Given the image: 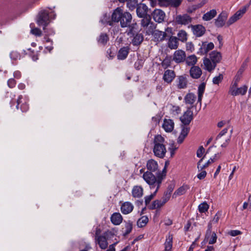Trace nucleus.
<instances>
[{
  "mask_svg": "<svg viewBox=\"0 0 251 251\" xmlns=\"http://www.w3.org/2000/svg\"><path fill=\"white\" fill-rule=\"evenodd\" d=\"M209 56L210 59L216 65L222 59V55L221 53L216 50L212 51L209 54Z\"/></svg>",
  "mask_w": 251,
  "mask_h": 251,
  "instance_id": "nucleus-23",
  "label": "nucleus"
},
{
  "mask_svg": "<svg viewBox=\"0 0 251 251\" xmlns=\"http://www.w3.org/2000/svg\"><path fill=\"white\" fill-rule=\"evenodd\" d=\"M248 90V86L247 85H243L240 88L236 87L234 90H232L231 92L228 93L232 96H236L239 95H245Z\"/></svg>",
  "mask_w": 251,
  "mask_h": 251,
  "instance_id": "nucleus-19",
  "label": "nucleus"
},
{
  "mask_svg": "<svg viewBox=\"0 0 251 251\" xmlns=\"http://www.w3.org/2000/svg\"><path fill=\"white\" fill-rule=\"evenodd\" d=\"M249 5H246L244 6L242 9L238 10L234 14V16L235 17L237 20H239L241 18L243 14L246 13L247 9L249 8Z\"/></svg>",
  "mask_w": 251,
  "mask_h": 251,
  "instance_id": "nucleus-43",
  "label": "nucleus"
},
{
  "mask_svg": "<svg viewBox=\"0 0 251 251\" xmlns=\"http://www.w3.org/2000/svg\"><path fill=\"white\" fill-rule=\"evenodd\" d=\"M109 40V37L106 33H101L97 38V41L99 44L105 45Z\"/></svg>",
  "mask_w": 251,
  "mask_h": 251,
  "instance_id": "nucleus-38",
  "label": "nucleus"
},
{
  "mask_svg": "<svg viewBox=\"0 0 251 251\" xmlns=\"http://www.w3.org/2000/svg\"><path fill=\"white\" fill-rule=\"evenodd\" d=\"M10 57L12 60H17L21 58V55L17 51H12L10 54Z\"/></svg>",
  "mask_w": 251,
  "mask_h": 251,
  "instance_id": "nucleus-52",
  "label": "nucleus"
},
{
  "mask_svg": "<svg viewBox=\"0 0 251 251\" xmlns=\"http://www.w3.org/2000/svg\"><path fill=\"white\" fill-rule=\"evenodd\" d=\"M178 40L184 42L187 39V34L185 31L181 30L177 34Z\"/></svg>",
  "mask_w": 251,
  "mask_h": 251,
  "instance_id": "nucleus-48",
  "label": "nucleus"
},
{
  "mask_svg": "<svg viewBox=\"0 0 251 251\" xmlns=\"http://www.w3.org/2000/svg\"><path fill=\"white\" fill-rule=\"evenodd\" d=\"M16 84L15 80L13 78L9 79L7 81V85L10 88H13Z\"/></svg>",
  "mask_w": 251,
  "mask_h": 251,
  "instance_id": "nucleus-61",
  "label": "nucleus"
},
{
  "mask_svg": "<svg viewBox=\"0 0 251 251\" xmlns=\"http://www.w3.org/2000/svg\"><path fill=\"white\" fill-rule=\"evenodd\" d=\"M50 23L49 12L46 10L40 11L38 15L37 23L39 26L43 27L44 32H47L46 27Z\"/></svg>",
  "mask_w": 251,
  "mask_h": 251,
  "instance_id": "nucleus-3",
  "label": "nucleus"
},
{
  "mask_svg": "<svg viewBox=\"0 0 251 251\" xmlns=\"http://www.w3.org/2000/svg\"><path fill=\"white\" fill-rule=\"evenodd\" d=\"M132 40V44L134 46H138L140 45L144 40V37L142 34L136 33L133 36Z\"/></svg>",
  "mask_w": 251,
  "mask_h": 251,
  "instance_id": "nucleus-32",
  "label": "nucleus"
},
{
  "mask_svg": "<svg viewBox=\"0 0 251 251\" xmlns=\"http://www.w3.org/2000/svg\"><path fill=\"white\" fill-rule=\"evenodd\" d=\"M143 65V61L142 60H138L134 63V68L136 70H139L142 68Z\"/></svg>",
  "mask_w": 251,
  "mask_h": 251,
  "instance_id": "nucleus-57",
  "label": "nucleus"
},
{
  "mask_svg": "<svg viewBox=\"0 0 251 251\" xmlns=\"http://www.w3.org/2000/svg\"><path fill=\"white\" fill-rule=\"evenodd\" d=\"M227 18V15L226 12H223L219 15L218 18L215 20V25L218 27H223Z\"/></svg>",
  "mask_w": 251,
  "mask_h": 251,
  "instance_id": "nucleus-13",
  "label": "nucleus"
},
{
  "mask_svg": "<svg viewBox=\"0 0 251 251\" xmlns=\"http://www.w3.org/2000/svg\"><path fill=\"white\" fill-rule=\"evenodd\" d=\"M110 220L113 225L117 226L122 222L123 217L120 213L115 212L111 216Z\"/></svg>",
  "mask_w": 251,
  "mask_h": 251,
  "instance_id": "nucleus-25",
  "label": "nucleus"
},
{
  "mask_svg": "<svg viewBox=\"0 0 251 251\" xmlns=\"http://www.w3.org/2000/svg\"><path fill=\"white\" fill-rule=\"evenodd\" d=\"M162 127L165 131L170 132L173 131L174 127V123L172 120L165 119L162 125Z\"/></svg>",
  "mask_w": 251,
  "mask_h": 251,
  "instance_id": "nucleus-21",
  "label": "nucleus"
},
{
  "mask_svg": "<svg viewBox=\"0 0 251 251\" xmlns=\"http://www.w3.org/2000/svg\"><path fill=\"white\" fill-rule=\"evenodd\" d=\"M205 88V84L204 83H201L199 87L198 90V102H199L200 104H201L202 98L203 96V94L204 92Z\"/></svg>",
  "mask_w": 251,
  "mask_h": 251,
  "instance_id": "nucleus-34",
  "label": "nucleus"
},
{
  "mask_svg": "<svg viewBox=\"0 0 251 251\" xmlns=\"http://www.w3.org/2000/svg\"><path fill=\"white\" fill-rule=\"evenodd\" d=\"M201 74L202 71L199 66H192L190 70V75L193 78L198 79L201 77Z\"/></svg>",
  "mask_w": 251,
  "mask_h": 251,
  "instance_id": "nucleus-20",
  "label": "nucleus"
},
{
  "mask_svg": "<svg viewBox=\"0 0 251 251\" xmlns=\"http://www.w3.org/2000/svg\"><path fill=\"white\" fill-rule=\"evenodd\" d=\"M166 168H167L166 167V166H164L162 171H159L158 170V171L156 173V174L157 175V176L158 177V181L159 184H161L162 180L166 176Z\"/></svg>",
  "mask_w": 251,
  "mask_h": 251,
  "instance_id": "nucleus-40",
  "label": "nucleus"
},
{
  "mask_svg": "<svg viewBox=\"0 0 251 251\" xmlns=\"http://www.w3.org/2000/svg\"><path fill=\"white\" fill-rule=\"evenodd\" d=\"M133 208L134 206L131 202L126 201L121 205V211L124 214H128L132 211Z\"/></svg>",
  "mask_w": 251,
  "mask_h": 251,
  "instance_id": "nucleus-17",
  "label": "nucleus"
},
{
  "mask_svg": "<svg viewBox=\"0 0 251 251\" xmlns=\"http://www.w3.org/2000/svg\"><path fill=\"white\" fill-rule=\"evenodd\" d=\"M208 244L212 245L215 244L217 241V236L215 232L212 233L211 236L209 238Z\"/></svg>",
  "mask_w": 251,
  "mask_h": 251,
  "instance_id": "nucleus-54",
  "label": "nucleus"
},
{
  "mask_svg": "<svg viewBox=\"0 0 251 251\" xmlns=\"http://www.w3.org/2000/svg\"><path fill=\"white\" fill-rule=\"evenodd\" d=\"M204 157L201 159L198 162V168L201 171H202L203 169L207 167L210 164L214 162L215 158H210L206 163H205L204 165H201V163L202 162Z\"/></svg>",
  "mask_w": 251,
  "mask_h": 251,
  "instance_id": "nucleus-35",
  "label": "nucleus"
},
{
  "mask_svg": "<svg viewBox=\"0 0 251 251\" xmlns=\"http://www.w3.org/2000/svg\"><path fill=\"white\" fill-rule=\"evenodd\" d=\"M149 221V219L147 216H144L138 219L137 222V225L139 227H143L145 226Z\"/></svg>",
  "mask_w": 251,
  "mask_h": 251,
  "instance_id": "nucleus-42",
  "label": "nucleus"
},
{
  "mask_svg": "<svg viewBox=\"0 0 251 251\" xmlns=\"http://www.w3.org/2000/svg\"><path fill=\"white\" fill-rule=\"evenodd\" d=\"M186 63L188 66H195L197 62V57L194 55H191L188 56L185 60Z\"/></svg>",
  "mask_w": 251,
  "mask_h": 251,
  "instance_id": "nucleus-39",
  "label": "nucleus"
},
{
  "mask_svg": "<svg viewBox=\"0 0 251 251\" xmlns=\"http://www.w3.org/2000/svg\"><path fill=\"white\" fill-rule=\"evenodd\" d=\"M158 186L156 188L155 191L153 193L151 194L149 196H146L145 197V203L146 206H147L150 202V201H151L152 199L154 197V196L156 195V193L158 191Z\"/></svg>",
  "mask_w": 251,
  "mask_h": 251,
  "instance_id": "nucleus-47",
  "label": "nucleus"
},
{
  "mask_svg": "<svg viewBox=\"0 0 251 251\" xmlns=\"http://www.w3.org/2000/svg\"><path fill=\"white\" fill-rule=\"evenodd\" d=\"M182 1V0H169L167 1H162V3L166 2L169 3L171 6L176 8L180 5Z\"/></svg>",
  "mask_w": 251,
  "mask_h": 251,
  "instance_id": "nucleus-49",
  "label": "nucleus"
},
{
  "mask_svg": "<svg viewBox=\"0 0 251 251\" xmlns=\"http://www.w3.org/2000/svg\"><path fill=\"white\" fill-rule=\"evenodd\" d=\"M240 79H237L236 77H234V82L231 83L230 86L228 93L231 92L232 90H234L238 86V82Z\"/></svg>",
  "mask_w": 251,
  "mask_h": 251,
  "instance_id": "nucleus-55",
  "label": "nucleus"
},
{
  "mask_svg": "<svg viewBox=\"0 0 251 251\" xmlns=\"http://www.w3.org/2000/svg\"><path fill=\"white\" fill-rule=\"evenodd\" d=\"M125 230L123 231V236H126L129 234L132 229V222L130 221L126 223L125 224Z\"/></svg>",
  "mask_w": 251,
  "mask_h": 251,
  "instance_id": "nucleus-41",
  "label": "nucleus"
},
{
  "mask_svg": "<svg viewBox=\"0 0 251 251\" xmlns=\"http://www.w3.org/2000/svg\"><path fill=\"white\" fill-rule=\"evenodd\" d=\"M143 178L144 180L148 183L151 189L158 186V189L160 187L161 184L158 183V177L155 176L151 172H146L143 175Z\"/></svg>",
  "mask_w": 251,
  "mask_h": 251,
  "instance_id": "nucleus-4",
  "label": "nucleus"
},
{
  "mask_svg": "<svg viewBox=\"0 0 251 251\" xmlns=\"http://www.w3.org/2000/svg\"><path fill=\"white\" fill-rule=\"evenodd\" d=\"M143 189L140 186H134L132 190V195L134 198H140L143 196Z\"/></svg>",
  "mask_w": 251,
  "mask_h": 251,
  "instance_id": "nucleus-28",
  "label": "nucleus"
},
{
  "mask_svg": "<svg viewBox=\"0 0 251 251\" xmlns=\"http://www.w3.org/2000/svg\"><path fill=\"white\" fill-rule=\"evenodd\" d=\"M247 64L245 62H243L240 68L238 71L235 77L237 78V79H240L242 77V75L244 71H245L246 67H247Z\"/></svg>",
  "mask_w": 251,
  "mask_h": 251,
  "instance_id": "nucleus-46",
  "label": "nucleus"
},
{
  "mask_svg": "<svg viewBox=\"0 0 251 251\" xmlns=\"http://www.w3.org/2000/svg\"><path fill=\"white\" fill-rule=\"evenodd\" d=\"M176 76L175 73L174 71L167 70L164 72L163 79L168 83H171Z\"/></svg>",
  "mask_w": 251,
  "mask_h": 251,
  "instance_id": "nucleus-16",
  "label": "nucleus"
},
{
  "mask_svg": "<svg viewBox=\"0 0 251 251\" xmlns=\"http://www.w3.org/2000/svg\"><path fill=\"white\" fill-rule=\"evenodd\" d=\"M193 34L196 37H201L205 32V28L201 25H191Z\"/></svg>",
  "mask_w": 251,
  "mask_h": 251,
  "instance_id": "nucleus-11",
  "label": "nucleus"
},
{
  "mask_svg": "<svg viewBox=\"0 0 251 251\" xmlns=\"http://www.w3.org/2000/svg\"><path fill=\"white\" fill-rule=\"evenodd\" d=\"M204 151V149L202 146H201L197 151V156L198 157H201Z\"/></svg>",
  "mask_w": 251,
  "mask_h": 251,
  "instance_id": "nucleus-62",
  "label": "nucleus"
},
{
  "mask_svg": "<svg viewBox=\"0 0 251 251\" xmlns=\"http://www.w3.org/2000/svg\"><path fill=\"white\" fill-rule=\"evenodd\" d=\"M188 125H184L182 124V125L181 126V131L179 134L180 135L184 136L185 137H186L187 136L190 131V127H188Z\"/></svg>",
  "mask_w": 251,
  "mask_h": 251,
  "instance_id": "nucleus-50",
  "label": "nucleus"
},
{
  "mask_svg": "<svg viewBox=\"0 0 251 251\" xmlns=\"http://www.w3.org/2000/svg\"><path fill=\"white\" fill-rule=\"evenodd\" d=\"M186 50H189L190 52H193L195 50L194 45L192 43V42H188L186 44Z\"/></svg>",
  "mask_w": 251,
  "mask_h": 251,
  "instance_id": "nucleus-59",
  "label": "nucleus"
},
{
  "mask_svg": "<svg viewBox=\"0 0 251 251\" xmlns=\"http://www.w3.org/2000/svg\"><path fill=\"white\" fill-rule=\"evenodd\" d=\"M199 45L201 47L197 51V54L201 55L206 54L214 48V45L212 42L207 43L206 42H203L201 45L200 44Z\"/></svg>",
  "mask_w": 251,
  "mask_h": 251,
  "instance_id": "nucleus-6",
  "label": "nucleus"
},
{
  "mask_svg": "<svg viewBox=\"0 0 251 251\" xmlns=\"http://www.w3.org/2000/svg\"><path fill=\"white\" fill-rule=\"evenodd\" d=\"M137 0H126V6L130 10H133L135 7H137Z\"/></svg>",
  "mask_w": 251,
  "mask_h": 251,
  "instance_id": "nucleus-45",
  "label": "nucleus"
},
{
  "mask_svg": "<svg viewBox=\"0 0 251 251\" xmlns=\"http://www.w3.org/2000/svg\"><path fill=\"white\" fill-rule=\"evenodd\" d=\"M228 130L227 128H225L223 129L220 133L217 136L216 138V140H217L218 139L220 138L222 136L224 135L226 133H227Z\"/></svg>",
  "mask_w": 251,
  "mask_h": 251,
  "instance_id": "nucleus-63",
  "label": "nucleus"
},
{
  "mask_svg": "<svg viewBox=\"0 0 251 251\" xmlns=\"http://www.w3.org/2000/svg\"><path fill=\"white\" fill-rule=\"evenodd\" d=\"M151 16L156 22L160 23L164 21L165 14L162 10L155 9L151 13Z\"/></svg>",
  "mask_w": 251,
  "mask_h": 251,
  "instance_id": "nucleus-9",
  "label": "nucleus"
},
{
  "mask_svg": "<svg viewBox=\"0 0 251 251\" xmlns=\"http://www.w3.org/2000/svg\"><path fill=\"white\" fill-rule=\"evenodd\" d=\"M241 234V232L238 230H232L229 232V234L232 236H236Z\"/></svg>",
  "mask_w": 251,
  "mask_h": 251,
  "instance_id": "nucleus-64",
  "label": "nucleus"
},
{
  "mask_svg": "<svg viewBox=\"0 0 251 251\" xmlns=\"http://www.w3.org/2000/svg\"><path fill=\"white\" fill-rule=\"evenodd\" d=\"M136 23L129 24L127 26L128 28L126 31L127 35L130 37L134 36L136 34Z\"/></svg>",
  "mask_w": 251,
  "mask_h": 251,
  "instance_id": "nucleus-30",
  "label": "nucleus"
},
{
  "mask_svg": "<svg viewBox=\"0 0 251 251\" xmlns=\"http://www.w3.org/2000/svg\"><path fill=\"white\" fill-rule=\"evenodd\" d=\"M176 86L178 89H185L187 87V80L185 76H178L176 80Z\"/></svg>",
  "mask_w": 251,
  "mask_h": 251,
  "instance_id": "nucleus-22",
  "label": "nucleus"
},
{
  "mask_svg": "<svg viewBox=\"0 0 251 251\" xmlns=\"http://www.w3.org/2000/svg\"><path fill=\"white\" fill-rule=\"evenodd\" d=\"M132 16L127 11H124L121 7L116 8L111 16L113 22H120L122 27H126L130 24L132 20Z\"/></svg>",
  "mask_w": 251,
  "mask_h": 251,
  "instance_id": "nucleus-1",
  "label": "nucleus"
},
{
  "mask_svg": "<svg viewBox=\"0 0 251 251\" xmlns=\"http://www.w3.org/2000/svg\"><path fill=\"white\" fill-rule=\"evenodd\" d=\"M153 36L155 41L161 42L165 39L167 33L158 30H155L153 33Z\"/></svg>",
  "mask_w": 251,
  "mask_h": 251,
  "instance_id": "nucleus-26",
  "label": "nucleus"
},
{
  "mask_svg": "<svg viewBox=\"0 0 251 251\" xmlns=\"http://www.w3.org/2000/svg\"><path fill=\"white\" fill-rule=\"evenodd\" d=\"M23 96H20L17 100L16 108L17 109H19L20 106L21 110L23 112H26L29 108L28 104L25 100H22Z\"/></svg>",
  "mask_w": 251,
  "mask_h": 251,
  "instance_id": "nucleus-14",
  "label": "nucleus"
},
{
  "mask_svg": "<svg viewBox=\"0 0 251 251\" xmlns=\"http://www.w3.org/2000/svg\"><path fill=\"white\" fill-rule=\"evenodd\" d=\"M203 63L204 69L209 72L214 70L217 66L210 59L206 57L203 58Z\"/></svg>",
  "mask_w": 251,
  "mask_h": 251,
  "instance_id": "nucleus-24",
  "label": "nucleus"
},
{
  "mask_svg": "<svg viewBox=\"0 0 251 251\" xmlns=\"http://www.w3.org/2000/svg\"><path fill=\"white\" fill-rule=\"evenodd\" d=\"M217 14L216 10L212 9L204 14L202 16L204 21H208L213 19Z\"/></svg>",
  "mask_w": 251,
  "mask_h": 251,
  "instance_id": "nucleus-36",
  "label": "nucleus"
},
{
  "mask_svg": "<svg viewBox=\"0 0 251 251\" xmlns=\"http://www.w3.org/2000/svg\"><path fill=\"white\" fill-rule=\"evenodd\" d=\"M115 56V52L112 50V49L110 48L107 50L106 52V56L109 59H112Z\"/></svg>",
  "mask_w": 251,
  "mask_h": 251,
  "instance_id": "nucleus-58",
  "label": "nucleus"
},
{
  "mask_svg": "<svg viewBox=\"0 0 251 251\" xmlns=\"http://www.w3.org/2000/svg\"><path fill=\"white\" fill-rule=\"evenodd\" d=\"M198 208L200 213H205L208 210L209 208V205L206 202H204L201 203L199 205Z\"/></svg>",
  "mask_w": 251,
  "mask_h": 251,
  "instance_id": "nucleus-51",
  "label": "nucleus"
},
{
  "mask_svg": "<svg viewBox=\"0 0 251 251\" xmlns=\"http://www.w3.org/2000/svg\"><path fill=\"white\" fill-rule=\"evenodd\" d=\"M192 18L188 14L177 15L176 17V22L178 25H187L191 23Z\"/></svg>",
  "mask_w": 251,
  "mask_h": 251,
  "instance_id": "nucleus-7",
  "label": "nucleus"
},
{
  "mask_svg": "<svg viewBox=\"0 0 251 251\" xmlns=\"http://www.w3.org/2000/svg\"><path fill=\"white\" fill-rule=\"evenodd\" d=\"M149 10L148 7L145 3H140L136 7L137 16L142 18L149 15V14L148 13Z\"/></svg>",
  "mask_w": 251,
  "mask_h": 251,
  "instance_id": "nucleus-8",
  "label": "nucleus"
},
{
  "mask_svg": "<svg viewBox=\"0 0 251 251\" xmlns=\"http://www.w3.org/2000/svg\"><path fill=\"white\" fill-rule=\"evenodd\" d=\"M189 188L190 187L188 185H183L174 192L173 197H176L177 196L184 194Z\"/></svg>",
  "mask_w": 251,
  "mask_h": 251,
  "instance_id": "nucleus-31",
  "label": "nucleus"
},
{
  "mask_svg": "<svg viewBox=\"0 0 251 251\" xmlns=\"http://www.w3.org/2000/svg\"><path fill=\"white\" fill-rule=\"evenodd\" d=\"M223 79V75L220 74L218 76H215L212 80L213 83L218 85Z\"/></svg>",
  "mask_w": 251,
  "mask_h": 251,
  "instance_id": "nucleus-53",
  "label": "nucleus"
},
{
  "mask_svg": "<svg viewBox=\"0 0 251 251\" xmlns=\"http://www.w3.org/2000/svg\"><path fill=\"white\" fill-rule=\"evenodd\" d=\"M192 107H188L183 115L180 117V120L183 125H189L193 119V112L191 110Z\"/></svg>",
  "mask_w": 251,
  "mask_h": 251,
  "instance_id": "nucleus-5",
  "label": "nucleus"
},
{
  "mask_svg": "<svg viewBox=\"0 0 251 251\" xmlns=\"http://www.w3.org/2000/svg\"><path fill=\"white\" fill-rule=\"evenodd\" d=\"M172 61L171 56H166L161 63L162 67L166 69L171 66Z\"/></svg>",
  "mask_w": 251,
  "mask_h": 251,
  "instance_id": "nucleus-44",
  "label": "nucleus"
},
{
  "mask_svg": "<svg viewBox=\"0 0 251 251\" xmlns=\"http://www.w3.org/2000/svg\"><path fill=\"white\" fill-rule=\"evenodd\" d=\"M148 171L147 172H151V173H156L158 170V164L157 161L153 159H149L146 164Z\"/></svg>",
  "mask_w": 251,
  "mask_h": 251,
  "instance_id": "nucleus-12",
  "label": "nucleus"
},
{
  "mask_svg": "<svg viewBox=\"0 0 251 251\" xmlns=\"http://www.w3.org/2000/svg\"><path fill=\"white\" fill-rule=\"evenodd\" d=\"M141 24L143 27H147L150 25H152L153 23L151 22V16L150 15L142 17Z\"/></svg>",
  "mask_w": 251,
  "mask_h": 251,
  "instance_id": "nucleus-37",
  "label": "nucleus"
},
{
  "mask_svg": "<svg viewBox=\"0 0 251 251\" xmlns=\"http://www.w3.org/2000/svg\"><path fill=\"white\" fill-rule=\"evenodd\" d=\"M186 59V53L184 51L179 50H176L173 55V60L179 63L184 62Z\"/></svg>",
  "mask_w": 251,
  "mask_h": 251,
  "instance_id": "nucleus-10",
  "label": "nucleus"
},
{
  "mask_svg": "<svg viewBox=\"0 0 251 251\" xmlns=\"http://www.w3.org/2000/svg\"><path fill=\"white\" fill-rule=\"evenodd\" d=\"M178 45V39L175 36H171L168 41V46L171 49H176Z\"/></svg>",
  "mask_w": 251,
  "mask_h": 251,
  "instance_id": "nucleus-29",
  "label": "nucleus"
},
{
  "mask_svg": "<svg viewBox=\"0 0 251 251\" xmlns=\"http://www.w3.org/2000/svg\"><path fill=\"white\" fill-rule=\"evenodd\" d=\"M30 33L36 36H41L42 35V31L38 28L35 27L31 29Z\"/></svg>",
  "mask_w": 251,
  "mask_h": 251,
  "instance_id": "nucleus-56",
  "label": "nucleus"
},
{
  "mask_svg": "<svg viewBox=\"0 0 251 251\" xmlns=\"http://www.w3.org/2000/svg\"><path fill=\"white\" fill-rule=\"evenodd\" d=\"M173 238V235L170 233L166 237V241L164 243L165 251H172Z\"/></svg>",
  "mask_w": 251,
  "mask_h": 251,
  "instance_id": "nucleus-27",
  "label": "nucleus"
},
{
  "mask_svg": "<svg viewBox=\"0 0 251 251\" xmlns=\"http://www.w3.org/2000/svg\"><path fill=\"white\" fill-rule=\"evenodd\" d=\"M164 142L165 139L161 135L154 136L153 141V152L155 156L160 158H164L167 152Z\"/></svg>",
  "mask_w": 251,
  "mask_h": 251,
  "instance_id": "nucleus-2",
  "label": "nucleus"
},
{
  "mask_svg": "<svg viewBox=\"0 0 251 251\" xmlns=\"http://www.w3.org/2000/svg\"><path fill=\"white\" fill-rule=\"evenodd\" d=\"M130 48L129 46H126L121 48L117 53V59L118 60H125L126 58Z\"/></svg>",
  "mask_w": 251,
  "mask_h": 251,
  "instance_id": "nucleus-15",
  "label": "nucleus"
},
{
  "mask_svg": "<svg viewBox=\"0 0 251 251\" xmlns=\"http://www.w3.org/2000/svg\"><path fill=\"white\" fill-rule=\"evenodd\" d=\"M95 240L96 244H98L101 249L105 250L107 248L108 243L107 238L104 235L99 236Z\"/></svg>",
  "mask_w": 251,
  "mask_h": 251,
  "instance_id": "nucleus-18",
  "label": "nucleus"
},
{
  "mask_svg": "<svg viewBox=\"0 0 251 251\" xmlns=\"http://www.w3.org/2000/svg\"><path fill=\"white\" fill-rule=\"evenodd\" d=\"M221 216V213L220 212H218L214 216L213 219L212 221L214 224L217 223L219 220V219Z\"/></svg>",
  "mask_w": 251,
  "mask_h": 251,
  "instance_id": "nucleus-60",
  "label": "nucleus"
},
{
  "mask_svg": "<svg viewBox=\"0 0 251 251\" xmlns=\"http://www.w3.org/2000/svg\"><path fill=\"white\" fill-rule=\"evenodd\" d=\"M184 101L186 104H193L196 100V96L192 93H188L184 97Z\"/></svg>",
  "mask_w": 251,
  "mask_h": 251,
  "instance_id": "nucleus-33",
  "label": "nucleus"
}]
</instances>
